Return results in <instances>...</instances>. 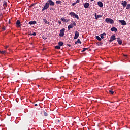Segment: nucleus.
I'll list each match as a JSON object with an SVG mask.
<instances>
[{
  "label": "nucleus",
  "instance_id": "c756f323",
  "mask_svg": "<svg viewBox=\"0 0 130 130\" xmlns=\"http://www.w3.org/2000/svg\"><path fill=\"white\" fill-rule=\"evenodd\" d=\"M109 92H110L111 94H114V91L112 90H109Z\"/></svg>",
  "mask_w": 130,
  "mask_h": 130
},
{
  "label": "nucleus",
  "instance_id": "de8ad7c7",
  "mask_svg": "<svg viewBox=\"0 0 130 130\" xmlns=\"http://www.w3.org/2000/svg\"><path fill=\"white\" fill-rule=\"evenodd\" d=\"M125 57H127V55H125Z\"/></svg>",
  "mask_w": 130,
  "mask_h": 130
},
{
  "label": "nucleus",
  "instance_id": "4be33fe9",
  "mask_svg": "<svg viewBox=\"0 0 130 130\" xmlns=\"http://www.w3.org/2000/svg\"><path fill=\"white\" fill-rule=\"evenodd\" d=\"M95 39H98V41H101V40H102V38H100L99 36H96V37H95Z\"/></svg>",
  "mask_w": 130,
  "mask_h": 130
},
{
  "label": "nucleus",
  "instance_id": "c9c22d12",
  "mask_svg": "<svg viewBox=\"0 0 130 130\" xmlns=\"http://www.w3.org/2000/svg\"><path fill=\"white\" fill-rule=\"evenodd\" d=\"M8 48H9V46L7 45L6 46H5V47H4V49H6Z\"/></svg>",
  "mask_w": 130,
  "mask_h": 130
},
{
  "label": "nucleus",
  "instance_id": "6e6552de",
  "mask_svg": "<svg viewBox=\"0 0 130 130\" xmlns=\"http://www.w3.org/2000/svg\"><path fill=\"white\" fill-rule=\"evenodd\" d=\"M102 17H103V15H97L96 13H94V17L95 18V20H98V18H101Z\"/></svg>",
  "mask_w": 130,
  "mask_h": 130
},
{
  "label": "nucleus",
  "instance_id": "c03bdc74",
  "mask_svg": "<svg viewBox=\"0 0 130 130\" xmlns=\"http://www.w3.org/2000/svg\"><path fill=\"white\" fill-rule=\"evenodd\" d=\"M67 21H68V22H69V21H70V20H69V19H68V20H67Z\"/></svg>",
  "mask_w": 130,
  "mask_h": 130
},
{
  "label": "nucleus",
  "instance_id": "49530a36",
  "mask_svg": "<svg viewBox=\"0 0 130 130\" xmlns=\"http://www.w3.org/2000/svg\"><path fill=\"white\" fill-rule=\"evenodd\" d=\"M90 1H94V0H90Z\"/></svg>",
  "mask_w": 130,
  "mask_h": 130
},
{
  "label": "nucleus",
  "instance_id": "4468645a",
  "mask_svg": "<svg viewBox=\"0 0 130 130\" xmlns=\"http://www.w3.org/2000/svg\"><path fill=\"white\" fill-rule=\"evenodd\" d=\"M89 6V3H87L86 2L85 3H84V8H88Z\"/></svg>",
  "mask_w": 130,
  "mask_h": 130
},
{
  "label": "nucleus",
  "instance_id": "aec40b11",
  "mask_svg": "<svg viewBox=\"0 0 130 130\" xmlns=\"http://www.w3.org/2000/svg\"><path fill=\"white\" fill-rule=\"evenodd\" d=\"M61 21H62V22H64L65 23H68L67 19H64V18H61Z\"/></svg>",
  "mask_w": 130,
  "mask_h": 130
},
{
  "label": "nucleus",
  "instance_id": "dca6fc26",
  "mask_svg": "<svg viewBox=\"0 0 130 130\" xmlns=\"http://www.w3.org/2000/svg\"><path fill=\"white\" fill-rule=\"evenodd\" d=\"M28 24H29V25L36 24H37V21H29V22H28Z\"/></svg>",
  "mask_w": 130,
  "mask_h": 130
},
{
  "label": "nucleus",
  "instance_id": "423d86ee",
  "mask_svg": "<svg viewBox=\"0 0 130 130\" xmlns=\"http://www.w3.org/2000/svg\"><path fill=\"white\" fill-rule=\"evenodd\" d=\"M116 40V38L115 37V35H113L112 36H111V37H110V40H109V42H113V41Z\"/></svg>",
  "mask_w": 130,
  "mask_h": 130
},
{
  "label": "nucleus",
  "instance_id": "79ce46f5",
  "mask_svg": "<svg viewBox=\"0 0 130 130\" xmlns=\"http://www.w3.org/2000/svg\"><path fill=\"white\" fill-rule=\"evenodd\" d=\"M67 46H69V47H71V44H68Z\"/></svg>",
  "mask_w": 130,
  "mask_h": 130
},
{
  "label": "nucleus",
  "instance_id": "2eb2a0df",
  "mask_svg": "<svg viewBox=\"0 0 130 130\" xmlns=\"http://www.w3.org/2000/svg\"><path fill=\"white\" fill-rule=\"evenodd\" d=\"M110 30L111 31H115V32H116L117 31V29L116 27H113L112 28H111L110 29Z\"/></svg>",
  "mask_w": 130,
  "mask_h": 130
},
{
  "label": "nucleus",
  "instance_id": "37998d69",
  "mask_svg": "<svg viewBox=\"0 0 130 130\" xmlns=\"http://www.w3.org/2000/svg\"><path fill=\"white\" fill-rule=\"evenodd\" d=\"M78 43H79L77 42H75V44H77Z\"/></svg>",
  "mask_w": 130,
  "mask_h": 130
},
{
  "label": "nucleus",
  "instance_id": "6ab92c4d",
  "mask_svg": "<svg viewBox=\"0 0 130 130\" xmlns=\"http://www.w3.org/2000/svg\"><path fill=\"white\" fill-rule=\"evenodd\" d=\"M28 35L30 36H36L37 35V34L36 32H34L33 34H31V32H28Z\"/></svg>",
  "mask_w": 130,
  "mask_h": 130
},
{
  "label": "nucleus",
  "instance_id": "20e7f679",
  "mask_svg": "<svg viewBox=\"0 0 130 130\" xmlns=\"http://www.w3.org/2000/svg\"><path fill=\"white\" fill-rule=\"evenodd\" d=\"M64 28L61 29V30H60V34H59V36L61 37H63L64 36Z\"/></svg>",
  "mask_w": 130,
  "mask_h": 130
},
{
  "label": "nucleus",
  "instance_id": "1a4fd4ad",
  "mask_svg": "<svg viewBox=\"0 0 130 130\" xmlns=\"http://www.w3.org/2000/svg\"><path fill=\"white\" fill-rule=\"evenodd\" d=\"M119 22L121 23L123 26H125L127 25V23H126V21L124 20H119Z\"/></svg>",
  "mask_w": 130,
  "mask_h": 130
},
{
  "label": "nucleus",
  "instance_id": "412c9836",
  "mask_svg": "<svg viewBox=\"0 0 130 130\" xmlns=\"http://www.w3.org/2000/svg\"><path fill=\"white\" fill-rule=\"evenodd\" d=\"M63 46V42H60L58 43V46Z\"/></svg>",
  "mask_w": 130,
  "mask_h": 130
},
{
  "label": "nucleus",
  "instance_id": "f03ea898",
  "mask_svg": "<svg viewBox=\"0 0 130 130\" xmlns=\"http://www.w3.org/2000/svg\"><path fill=\"white\" fill-rule=\"evenodd\" d=\"M105 22L107 23V24H114L113 19H110V18H107L106 19H105Z\"/></svg>",
  "mask_w": 130,
  "mask_h": 130
},
{
  "label": "nucleus",
  "instance_id": "a878e982",
  "mask_svg": "<svg viewBox=\"0 0 130 130\" xmlns=\"http://www.w3.org/2000/svg\"><path fill=\"white\" fill-rule=\"evenodd\" d=\"M88 48H83V49L82 51V52H84L86 50H87Z\"/></svg>",
  "mask_w": 130,
  "mask_h": 130
},
{
  "label": "nucleus",
  "instance_id": "f3484780",
  "mask_svg": "<svg viewBox=\"0 0 130 130\" xmlns=\"http://www.w3.org/2000/svg\"><path fill=\"white\" fill-rule=\"evenodd\" d=\"M117 42L118 43L119 45H121L122 44V40L120 39L119 38H117Z\"/></svg>",
  "mask_w": 130,
  "mask_h": 130
},
{
  "label": "nucleus",
  "instance_id": "a211bd4d",
  "mask_svg": "<svg viewBox=\"0 0 130 130\" xmlns=\"http://www.w3.org/2000/svg\"><path fill=\"white\" fill-rule=\"evenodd\" d=\"M43 20L44 22V24L49 25V22L47 21L46 19H43Z\"/></svg>",
  "mask_w": 130,
  "mask_h": 130
},
{
  "label": "nucleus",
  "instance_id": "f704fd0d",
  "mask_svg": "<svg viewBox=\"0 0 130 130\" xmlns=\"http://www.w3.org/2000/svg\"><path fill=\"white\" fill-rule=\"evenodd\" d=\"M49 9H50V10H54V8H52V7L49 8Z\"/></svg>",
  "mask_w": 130,
  "mask_h": 130
},
{
  "label": "nucleus",
  "instance_id": "7ed1b4c3",
  "mask_svg": "<svg viewBox=\"0 0 130 130\" xmlns=\"http://www.w3.org/2000/svg\"><path fill=\"white\" fill-rule=\"evenodd\" d=\"M76 25L77 24H76V23H75L74 21H73L72 24H70V25H69V26H68V30H70L71 29H72L74 26H76Z\"/></svg>",
  "mask_w": 130,
  "mask_h": 130
},
{
  "label": "nucleus",
  "instance_id": "0eeeda50",
  "mask_svg": "<svg viewBox=\"0 0 130 130\" xmlns=\"http://www.w3.org/2000/svg\"><path fill=\"white\" fill-rule=\"evenodd\" d=\"M50 5L49 4H45L44 5V6L43 7V8L42 9V11H43L44 10H47V9L49 8Z\"/></svg>",
  "mask_w": 130,
  "mask_h": 130
},
{
  "label": "nucleus",
  "instance_id": "7c9ffc66",
  "mask_svg": "<svg viewBox=\"0 0 130 130\" xmlns=\"http://www.w3.org/2000/svg\"><path fill=\"white\" fill-rule=\"evenodd\" d=\"M5 52H6L5 51H0V53L2 54H4V53H5Z\"/></svg>",
  "mask_w": 130,
  "mask_h": 130
},
{
  "label": "nucleus",
  "instance_id": "c85d7f7f",
  "mask_svg": "<svg viewBox=\"0 0 130 130\" xmlns=\"http://www.w3.org/2000/svg\"><path fill=\"white\" fill-rule=\"evenodd\" d=\"M43 113H44V116L47 117L48 116V113H47L46 112L44 111H43Z\"/></svg>",
  "mask_w": 130,
  "mask_h": 130
},
{
  "label": "nucleus",
  "instance_id": "58836bf2",
  "mask_svg": "<svg viewBox=\"0 0 130 130\" xmlns=\"http://www.w3.org/2000/svg\"><path fill=\"white\" fill-rule=\"evenodd\" d=\"M101 39H104V36H101Z\"/></svg>",
  "mask_w": 130,
  "mask_h": 130
},
{
  "label": "nucleus",
  "instance_id": "e433bc0d",
  "mask_svg": "<svg viewBox=\"0 0 130 130\" xmlns=\"http://www.w3.org/2000/svg\"><path fill=\"white\" fill-rule=\"evenodd\" d=\"M80 2V0H76V3H79Z\"/></svg>",
  "mask_w": 130,
  "mask_h": 130
},
{
  "label": "nucleus",
  "instance_id": "b1692460",
  "mask_svg": "<svg viewBox=\"0 0 130 130\" xmlns=\"http://www.w3.org/2000/svg\"><path fill=\"white\" fill-rule=\"evenodd\" d=\"M55 3H56V4H61V1H57L56 2H55Z\"/></svg>",
  "mask_w": 130,
  "mask_h": 130
},
{
  "label": "nucleus",
  "instance_id": "cd10ccee",
  "mask_svg": "<svg viewBox=\"0 0 130 130\" xmlns=\"http://www.w3.org/2000/svg\"><path fill=\"white\" fill-rule=\"evenodd\" d=\"M75 42L79 43L80 44H82V42L81 41H80V39H77V41H76Z\"/></svg>",
  "mask_w": 130,
  "mask_h": 130
},
{
  "label": "nucleus",
  "instance_id": "bb28decb",
  "mask_svg": "<svg viewBox=\"0 0 130 130\" xmlns=\"http://www.w3.org/2000/svg\"><path fill=\"white\" fill-rule=\"evenodd\" d=\"M7 6V2H4V3H3V7H4V8H6Z\"/></svg>",
  "mask_w": 130,
  "mask_h": 130
},
{
  "label": "nucleus",
  "instance_id": "4c0bfd02",
  "mask_svg": "<svg viewBox=\"0 0 130 130\" xmlns=\"http://www.w3.org/2000/svg\"><path fill=\"white\" fill-rule=\"evenodd\" d=\"M34 5H35V4H31L30 7L34 6Z\"/></svg>",
  "mask_w": 130,
  "mask_h": 130
},
{
  "label": "nucleus",
  "instance_id": "f257e3e1",
  "mask_svg": "<svg viewBox=\"0 0 130 130\" xmlns=\"http://www.w3.org/2000/svg\"><path fill=\"white\" fill-rule=\"evenodd\" d=\"M69 14L70 15V17L75 18L77 20H79V17L78 15H77V14L75 13L74 12H70Z\"/></svg>",
  "mask_w": 130,
  "mask_h": 130
},
{
  "label": "nucleus",
  "instance_id": "f8f14e48",
  "mask_svg": "<svg viewBox=\"0 0 130 130\" xmlns=\"http://www.w3.org/2000/svg\"><path fill=\"white\" fill-rule=\"evenodd\" d=\"M122 6L123 7V8H125V7L127 6V2L125 1H122Z\"/></svg>",
  "mask_w": 130,
  "mask_h": 130
},
{
  "label": "nucleus",
  "instance_id": "ddd939ff",
  "mask_svg": "<svg viewBox=\"0 0 130 130\" xmlns=\"http://www.w3.org/2000/svg\"><path fill=\"white\" fill-rule=\"evenodd\" d=\"M98 6H99V7L100 8H102L103 6H104L103 3L101 1H99L98 2Z\"/></svg>",
  "mask_w": 130,
  "mask_h": 130
},
{
  "label": "nucleus",
  "instance_id": "9d476101",
  "mask_svg": "<svg viewBox=\"0 0 130 130\" xmlns=\"http://www.w3.org/2000/svg\"><path fill=\"white\" fill-rule=\"evenodd\" d=\"M15 24L16 25V27H20L21 26V22H20V20H18L16 21Z\"/></svg>",
  "mask_w": 130,
  "mask_h": 130
},
{
  "label": "nucleus",
  "instance_id": "2f4dec72",
  "mask_svg": "<svg viewBox=\"0 0 130 130\" xmlns=\"http://www.w3.org/2000/svg\"><path fill=\"white\" fill-rule=\"evenodd\" d=\"M106 36V34H105V33H103V34H101V36Z\"/></svg>",
  "mask_w": 130,
  "mask_h": 130
},
{
  "label": "nucleus",
  "instance_id": "72a5a7b5",
  "mask_svg": "<svg viewBox=\"0 0 130 130\" xmlns=\"http://www.w3.org/2000/svg\"><path fill=\"white\" fill-rule=\"evenodd\" d=\"M78 3H76V2H75V3H72V6H75V5H76V4H77Z\"/></svg>",
  "mask_w": 130,
  "mask_h": 130
},
{
  "label": "nucleus",
  "instance_id": "a19ab883",
  "mask_svg": "<svg viewBox=\"0 0 130 130\" xmlns=\"http://www.w3.org/2000/svg\"><path fill=\"white\" fill-rule=\"evenodd\" d=\"M6 29L5 28V27H3V31H5Z\"/></svg>",
  "mask_w": 130,
  "mask_h": 130
},
{
  "label": "nucleus",
  "instance_id": "39448f33",
  "mask_svg": "<svg viewBox=\"0 0 130 130\" xmlns=\"http://www.w3.org/2000/svg\"><path fill=\"white\" fill-rule=\"evenodd\" d=\"M48 4L50 6H54L55 2H53L52 0H48V2L46 3L45 4Z\"/></svg>",
  "mask_w": 130,
  "mask_h": 130
},
{
  "label": "nucleus",
  "instance_id": "a18cd8bd",
  "mask_svg": "<svg viewBox=\"0 0 130 130\" xmlns=\"http://www.w3.org/2000/svg\"><path fill=\"white\" fill-rule=\"evenodd\" d=\"M34 106H37V104H35Z\"/></svg>",
  "mask_w": 130,
  "mask_h": 130
},
{
  "label": "nucleus",
  "instance_id": "393cba45",
  "mask_svg": "<svg viewBox=\"0 0 130 130\" xmlns=\"http://www.w3.org/2000/svg\"><path fill=\"white\" fill-rule=\"evenodd\" d=\"M127 6V7H126V9L128 10L130 9V4H128Z\"/></svg>",
  "mask_w": 130,
  "mask_h": 130
},
{
  "label": "nucleus",
  "instance_id": "5701e85b",
  "mask_svg": "<svg viewBox=\"0 0 130 130\" xmlns=\"http://www.w3.org/2000/svg\"><path fill=\"white\" fill-rule=\"evenodd\" d=\"M60 46H55V48L56 49H58V50L61 49Z\"/></svg>",
  "mask_w": 130,
  "mask_h": 130
},
{
  "label": "nucleus",
  "instance_id": "ea45409f",
  "mask_svg": "<svg viewBox=\"0 0 130 130\" xmlns=\"http://www.w3.org/2000/svg\"><path fill=\"white\" fill-rule=\"evenodd\" d=\"M58 23L59 24H61V21H58Z\"/></svg>",
  "mask_w": 130,
  "mask_h": 130
},
{
  "label": "nucleus",
  "instance_id": "9b49d317",
  "mask_svg": "<svg viewBox=\"0 0 130 130\" xmlns=\"http://www.w3.org/2000/svg\"><path fill=\"white\" fill-rule=\"evenodd\" d=\"M79 37V33L78 32L76 31L75 34V36L74 37V39H77Z\"/></svg>",
  "mask_w": 130,
  "mask_h": 130
},
{
  "label": "nucleus",
  "instance_id": "473e14b6",
  "mask_svg": "<svg viewBox=\"0 0 130 130\" xmlns=\"http://www.w3.org/2000/svg\"><path fill=\"white\" fill-rule=\"evenodd\" d=\"M43 39L44 40H46L47 38L45 36H43Z\"/></svg>",
  "mask_w": 130,
  "mask_h": 130
}]
</instances>
